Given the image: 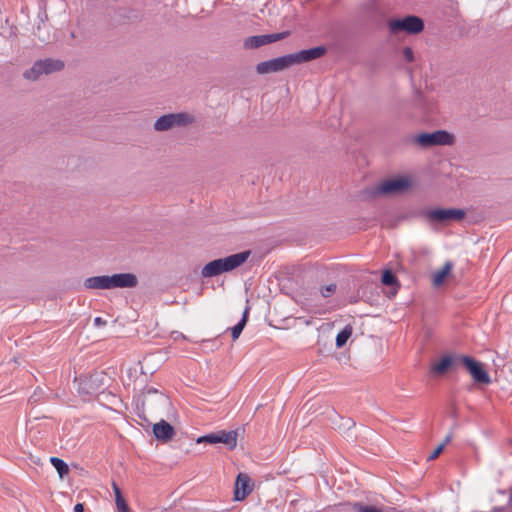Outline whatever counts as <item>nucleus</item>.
I'll use <instances>...</instances> for the list:
<instances>
[{"instance_id": "nucleus-20", "label": "nucleus", "mask_w": 512, "mask_h": 512, "mask_svg": "<svg viewBox=\"0 0 512 512\" xmlns=\"http://www.w3.org/2000/svg\"><path fill=\"white\" fill-rule=\"evenodd\" d=\"M249 310H250L249 307H246L243 312L241 320L235 326H233L231 328V335H232L233 340H236L239 338L244 327L246 326L247 321H248Z\"/></svg>"}, {"instance_id": "nucleus-29", "label": "nucleus", "mask_w": 512, "mask_h": 512, "mask_svg": "<svg viewBox=\"0 0 512 512\" xmlns=\"http://www.w3.org/2000/svg\"><path fill=\"white\" fill-rule=\"evenodd\" d=\"M112 486H113V490H114V494H115L116 506L126 503V500L124 499L122 492H121L120 488L117 486V484L115 482H113Z\"/></svg>"}, {"instance_id": "nucleus-22", "label": "nucleus", "mask_w": 512, "mask_h": 512, "mask_svg": "<svg viewBox=\"0 0 512 512\" xmlns=\"http://www.w3.org/2000/svg\"><path fill=\"white\" fill-rule=\"evenodd\" d=\"M41 65L39 60L36 61L31 68L23 73V77L30 81L38 80L44 74Z\"/></svg>"}, {"instance_id": "nucleus-9", "label": "nucleus", "mask_w": 512, "mask_h": 512, "mask_svg": "<svg viewBox=\"0 0 512 512\" xmlns=\"http://www.w3.org/2000/svg\"><path fill=\"white\" fill-rule=\"evenodd\" d=\"M250 254L251 252L247 250L229 255L224 258H218L216 260L218 261L219 268L221 269L222 273H227L242 266L248 260Z\"/></svg>"}, {"instance_id": "nucleus-10", "label": "nucleus", "mask_w": 512, "mask_h": 512, "mask_svg": "<svg viewBox=\"0 0 512 512\" xmlns=\"http://www.w3.org/2000/svg\"><path fill=\"white\" fill-rule=\"evenodd\" d=\"M289 32H281L267 35L250 36L244 40L243 46L245 49H255L261 46L284 39Z\"/></svg>"}, {"instance_id": "nucleus-5", "label": "nucleus", "mask_w": 512, "mask_h": 512, "mask_svg": "<svg viewBox=\"0 0 512 512\" xmlns=\"http://www.w3.org/2000/svg\"><path fill=\"white\" fill-rule=\"evenodd\" d=\"M410 187V181L404 177L388 179L372 189V195H396L405 192Z\"/></svg>"}, {"instance_id": "nucleus-6", "label": "nucleus", "mask_w": 512, "mask_h": 512, "mask_svg": "<svg viewBox=\"0 0 512 512\" xmlns=\"http://www.w3.org/2000/svg\"><path fill=\"white\" fill-rule=\"evenodd\" d=\"M457 360L462 363L476 383L489 384L491 382L490 376L481 362L465 355L459 356Z\"/></svg>"}, {"instance_id": "nucleus-13", "label": "nucleus", "mask_w": 512, "mask_h": 512, "mask_svg": "<svg viewBox=\"0 0 512 512\" xmlns=\"http://www.w3.org/2000/svg\"><path fill=\"white\" fill-rule=\"evenodd\" d=\"M253 482L245 473H239L235 482L234 499L236 501L244 500L253 491Z\"/></svg>"}, {"instance_id": "nucleus-30", "label": "nucleus", "mask_w": 512, "mask_h": 512, "mask_svg": "<svg viewBox=\"0 0 512 512\" xmlns=\"http://www.w3.org/2000/svg\"><path fill=\"white\" fill-rule=\"evenodd\" d=\"M402 54H403V58L407 62L414 61V52H413V50L410 47H404L403 51H402Z\"/></svg>"}, {"instance_id": "nucleus-36", "label": "nucleus", "mask_w": 512, "mask_h": 512, "mask_svg": "<svg viewBox=\"0 0 512 512\" xmlns=\"http://www.w3.org/2000/svg\"><path fill=\"white\" fill-rule=\"evenodd\" d=\"M451 439H452V435H451V434H448V435L445 437V439H444V442H443V443H445V445H446L447 443H449V442L451 441Z\"/></svg>"}, {"instance_id": "nucleus-25", "label": "nucleus", "mask_w": 512, "mask_h": 512, "mask_svg": "<svg viewBox=\"0 0 512 512\" xmlns=\"http://www.w3.org/2000/svg\"><path fill=\"white\" fill-rule=\"evenodd\" d=\"M381 281L386 286L398 287V280L391 270H385L382 273Z\"/></svg>"}, {"instance_id": "nucleus-17", "label": "nucleus", "mask_w": 512, "mask_h": 512, "mask_svg": "<svg viewBox=\"0 0 512 512\" xmlns=\"http://www.w3.org/2000/svg\"><path fill=\"white\" fill-rule=\"evenodd\" d=\"M237 431L231 430V431H225L220 430L219 431V443L225 444L230 450L234 449L237 445Z\"/></svg>"}, {"instance_id": "nucleus-28", "label": "nucleus", "mask_w": 512, "mask_h": 512, "mask_svg": "<svg viewBox=\"0 0 512 512\" xmlns=\"http://www.w3.org/2000/svg\"><path fill=\"white\" fill-rule=\"evenodd\" d=\"M354 508L357 512H382L381 509L375 506L364 505L363 503H355Z\"/></svg>"}, {"instance_id": "nucleus-24", "label": "nucleus", "mask_w": 512, "mask_h": 512, "mask_svg": "<svg viewBox=\"0 0 512 512\" xmlns=\"http://www.w3.org/2000/svg\"><path fill=\"white\" fill-rule=\"evenodd\" d=\"M50 462L53 465V467L56 469V471L59 474V477L62 479L65 475L69 472L68 465L60 458L58 457H51Z\"/></svg>"}, {"instance_id": "nucleus-14", "label": "nucleus", "mask_w": 512, "mask_h": 512, "mask_svg": "<svg viewBox=\"0 0 512 512\" xmlns=\"http://www.w3.org/2000/svg\"><path fill=\"white\" fill-rule=\"evenodd\" d=\"M153 434L157 440L168 442L174 437L175 429L167 421L161 420L153 425Z\"/></svg>"}, {"instance_id": "nucleus-35", "label": "nucleus", "mask_w": 512, "mask_h": 512, "mask_svg": "<svg viewBox=\"0 0 512 512\" xmlns=\"http://www.w3.org/2000/svg\"><path fill=\"white\" fill-rule=\"evenodd\" d=\"M94 323H95V325L100 326V325L105 324V323H106V321H104L101 317H96V318L94 319Z\"/></svg>"}, {"instance_id": "nucleus-33", "label": "nucleus", "mask_w": 512, "mask_h": 512, "mask_svg": "<svg viewBox=\"0 0 512 512\" xmlns=\"http://www.w3.org/2000/svg\"><path fill=\"white\" fill-rule=\"evenodd\" d=\"M116 508L117 512H130L127 502L123 503L122 505H117Z\"/></svg>"}, {"instance_id": "nucleus-21", "label": "nucleus", "mask_w": 512, "mask_h": 512, "mask_svg": "<svg viewBox=\"0 0 512 512\" xmlns=\"http://www.w3.org/2000/svg\"><path fill=\"white\" fill-rule=\"evenodd\" d=\"M453 364V357L446 355L438 363L432 365L431 370L435 374H444Z\"/></svg>"}, {"instance_id": "nucleus-15", "label": "nucleus", "mask_w": 512, "mask_h": 512, "mask_svg": "<svg viewBox=\"0 0 512 512\" xmlns=\"http://www.w3.org/2000/svg\"><path fill=\"white\" fill-rule=\"evenodd\" d=\"M83 286L86 290H110L109 275L88 277Z\"/></svg>"}, {"instance_id": "nucleus-32", "label": "nucleus", "mask_w": 512, "mask_h": 512, "mask_svg": "<svg viewBox=\"0 0 512 512\" xmlns=\"http://www.w3.org/2000/svg\"><path fill=\"white\" fill-rule=\"evenodd\" d=\"M355 426V422L354 420L350 419V418H347L344 420L343 424L341 425L342 428H345V429H351L352 427Z\"/></svg>"}, {"instance_id": "nucleus-12", "label": "nucleus", "mask_w": 512, "mask_h": 512, "mask_svg": "<svg viewBox=\"0 0 512 512\" xmlns=\"http://www.w3.org/2000/svg\"><path fill=\"white\" fill-rule=\"evenodd\" d=\"M110 290L115 288H134L138 285V278L133 273H116L109 275Z\"/></svg>"}, {"instance_id": "nucleus-7", "label": "nucleus", "mask_w": 512, "mask_h": 512, "mask_svg": "<svg viewBox=\"0 0 512 512\" xmlns=\"http://www.w3.org/2000/svg\"><path fill=\"white\" fill-rule=\"evenodd\" d=\"M105 374L103 372H95L80 379L78 392L82 395L93 396L105 387Z\"/></svg>"}, {"instance_id": "nucleus-34", "label": "nucleus", "mask_w": 512, "mask_h": 512, "mask_svg": "<svg viewBox=\"0 0 512 512\" xmlns=\"http://www.w3.org/2000/svg\"><path fill=\"white\" fill-rule=\"evenodd\" d=\"M74 512H84V505L82 503H78L74 506Z\"/></svg>"}, {"instance_id": "nucleus-8", "label": "nucleus", "mask_w": 512, "mask_h": 512, "mask_svg": "<svg viewBox=\"0 0 512 512\" xmlns=\"http://www.w3.org/2000/svg\"><path fill=\"white\" fill-rule=\"evenodd\" d=\"M291 66L290 57L289 54H287L278 58L258 63L256 66V72L261 75L271 72H280Z\"/></svg>"}, {"instance_id": "nucleus-23", "label": "nucleus", "mask_w": 512, "mask_h": 512, "mask_svg": "<svg viewBox=\"0 0 512 512\" xmlns=\"http://www.w3.org/2000/svg\"><path fill=\"white\" fill-rule=\"evenodd\" d=\"M353 328L350 325H346L336 336V347L342 348L351 337Z\"/></svg>"}, {"instance_id": "nucleus-31", "label": "nucleus", "mask_w": 512, "mask_h": 512, "mask_svg": "<svg viewBox=\"0 0 512 512\" xmlns=\"http://www.w3.org/2000/svg\"><path fill=\"white\" fill-rule=\"evenodd\" d=\"M445 447V443H441L429 456H428V460L431 461V460H435L439 455L440 453L443 451Z\"/></svg>"}, {"instance_id": "nucleus-4", "label": "nucleus", "mask_w": 512, "mask_h": 512, "mask_svg": "<svg viewBox=\"0 0 512 512\" xmlns=\"http://www.w3.org/2000/svg\"><path fill=\"white\" fill-rule=\"evenodd\" d=\"M465 215L466 212L459 208H436L425 212V216L430 222L441 224L461 221Z\"/></svg>"}, {"instance_id": "nucleus-2", "label": "nucleus", "mask_w": 512, "mask_h": 512, "mask_svg": "<svg viewBox=\"0 0 512 512\" xmlns=\"http://www.w3.org/2000/svg\"><path fill=\"white\" fill-rule=\"evenodd\" d=\"M412 141L421 148H429L433 146L453 145L455 137L445 130H437L432 133H420L414 136Z\"/></svg>"}, {"instance_id": "nucleus-19", "label": "nucleus", "mask_w": 512, "mask_h": 512, "mask_svg": "<svg viewBox=\"0 0 512 512\" xmlns=\"http://www.w3.org/2000/svg\"><path fill=\"white\" fill-rule=\"evenodd\" d=\"M220 274H222V271L216 259L208 262L201 270V276L203 278H212Z\"/></svg>"}, {"instance_id": "nucleus-27", "label": "nucleus", "mask_w": 512, "mask_h": 512, "mask_svg": "<svg viewBox=\"0 0 512 512\" xmlns=\"http://www.w3.org/2000/svg\"><path fill=\"white\" fill-rule=\"evenodd\" d=\"M337 289V285L335 283H330L326 286L320 288V293L324 298H328L335 293Z\"/></svg>"}, {"instance_id": "nucleus-26", "label": "nucleus", "mask_w": 512, "mask_h": 512, "mask_svg": "<svg viewBox=\"0 0 512 512\" xmlns=\"http://www.w3.org/2000/svg\"><path fill=\"white\" fill-rule=\"evenodd\" d=\"M220 437H219V431L210 433L204 436H200L197 438V443H209V444H217L219 443Z\"/></svg>"}, {"instance_id": "nucleus-1", "label": "nucleus", "mask_w": 512, "mask_h": 512, "mask_svg": "<svg viewBox=\"0 0 512 512\" xmlns=\"http://www.w3.org/2000/svg\"><path fill=\"white\" fill-rule=\"evenodd\" d=\"M195 122V117L188 112L168 113L160 116L153 124L156 132H166L174 128L186 127Z\"/></svg>"}, {"instance_id": "nucleus-16", "label": "nucleus", "mask_w": 512, "mask_h": 512, "mask_svg": "<svg viewBox=\"0 0 512 512\" xmlns=\"http://www.w3.org/2000/svg\"><path fill=\"white\" fill-rule=\"evenodd\" d=\"M39 62L40 64H42V71L46 75L60 71L64 67V63L61 60H56L52 58L39 60Z\"/></svg>"}, {"instance_id": "nucleus-11", "label": "nucleus", "mask_w": 512, "mask_h": 512, "mask_svg": "<svg viewBox=\"0 0 512 512\" xmlns=\"http://www.w3.org/2000/svg\"><path fill=\"white\" fill-rule=\"evenodd\" d=\"M324 46L313 47L289 54L291 65L309 62L321 58L326 53Z\"/></svg>"}, {"instance_id": "nucleus-18", "label": "nucleus", "mask_w": 512, "mask_h": 512, "mask_svg": "<svg viewBox=\"0 0 512 512\" xmlns=\"http://www.w3.org/2000/svg\"><path fill=\"white\" fill-rule=\"evenodd\" d=\"M452 268L453 263L451 261H446L444 266L433 274V285L436 287L442 285Z\"/></svg>"}, {"instance_id": "nucleus-3", "label": "nucleus", "mask_w": 512, "mask_h": 512, "mask_svg": "<svg viewBox=\"0 0 512 512\" xmlns=\"http://www.w3.org/2000/svg\"><path fill=\"white\" fill-rule=\"evenodd\" d=\"M391 33L397 34L406 32L408 34H418L424 29L423 20L415 15H407L403 18L392 19L388 22Z\"/></svg>"}]
</instances>
